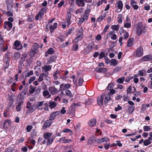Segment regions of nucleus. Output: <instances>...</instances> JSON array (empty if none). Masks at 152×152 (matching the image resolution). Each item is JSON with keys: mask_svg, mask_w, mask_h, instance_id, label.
<instances>
[{"mask_svg": "<svg viewBox=\"0 0 152 152\" xmlns=\"http://www.w3.org/2000/svg\"><path fill=\"white\" fill-rule=\"evenodd\" d=\"M24 94H23V92H21L18 94V95L17 97V99H20L21 101H22V100H23L24 99Z\"/></svg>", "mask_w": 152, "mask_h": 152, "instance_id": "obj_22", "label": "nucleus"}, {"mask_svg": "<svg viewBox=\"0 0 152 152\" xmlns=\"http://www.w3.org/2000/svg\"><path fill=\"white\" fill-rule=\"evenodd\" d=\"M76 4L79 7H83L85 6V3L84 0H76Z\"/></svg>", "mask_w": 152, "mask_h": 152, "instance_id": "obj_12", "label": "nucleus"}, {"mask_svg": "<svg viewBox=\"0 0 152 152\" xmlns=\"http://www.w3.org/2000/svg\"><path fill=\"white\" fill-rule=\"evenodd\" d=\"M66 112V111L65 109V108L64 107H62L61 109V110L60 112V113H62V114H65Z\"/></svg>", "mask_w": 152, "mask_h": 152, "instance_id": "obj_56", "label": "nucleus"}, {"mask_svg": "<svg viewBox=\"0 0 152 152\" xmlns=\"http://www.w3.org/2000/svg\"><path fill=\"white\" fill-rule=\"evenodd\" d=\"M56 57L55 56H51L50 58V62H53L56 60Z\"/></svg>", "mask_w": 152, "mask_h": 152, "instance_id": "obj_62", "label": "nucleus"}, {"mask_svg": "<svg viewBox=\"0 0 152 152\" xmlns=\"http://www.w3.org/2000/svg\"><path fill=\"white\" fill-rule=\"evenodd\" d=\"M146 106L145 104H143L142 106V109L141 110V112H144L146 109Z\"/></svg>", "mask_w": 152, "mask_h": 152, "instance_id": "obj_57", "label": "nucleus"}, {"mask_svg": "<svg viewBox=\"0 0 152 152\" xmlns=\"http://www.w3.org/2000/svg\"><path fill=\"white\" fill-rule=\"evenodd\" d=\"M72 14L70 11L68 12L67 14V26L71 24V22L70 21V19L71 18Z\"/></svg>", "mask_w": 152, "mask_h": 152, "instance_id": "obj_14", "label": "nucleus"}, {"mask_svg": "<svg viewBox=\"0 0 152 152\" xmlns=\"http://www.w3.org/2000/svg\"><path fill=\"white\" fill-rule=\"evenodd\" d=\"M122 15L120 14L118 15V22L119 23H121L122 22Z\"/></svg>", "mask_w": 152, "mask_h": 152, "instance_id": "obj_54", "label": "nucleus"}, {"mask_svg": "<svg viewBox=\"0 0 152 152\" xmlns=\"http://www.w3.org/2000/svg\"><path fill=\"white\" fill-rule=\"evenodd\" d=\"M53 139L52 138L50 139L47 140V145H49L51 144L53 142Z\"/></svg>", "mask_w": 152, "mask_h": 152, "instance_id": "obj_45", "label": "nucleus"}, {"mask_svg": "<svg viewBox=\"0 0 152 152\" xmlns=\"http://www.w3.org/2000/svg\"><path fill=\"white\" fill-rule=\"evenodd\" d=\"M9 54H10L9 53L6 54L4 58V61L8 64L10 63V58L8 57V55Z\"/></svg>", "mask_w": 152, "mask_h": 152, "instance_id": "obj_28", "label": "nucleus"}, {"mask_svg": "<svg viewBox=\"0 0 152 152\" xmlns=\"http://www.w3.org/2000/svg\"><path fill=\"white\" fill-rule=\"evenodd\" d=\"M12 24L9 21H5L4 23V28L7 29L8 31H10L12 28Z\"/></svg>", "mask_w": 152, "mask_h": 152, "instance_id": "obj_6", "label": "nucleus"}, {"mask_svg": "<svg viewBox=\"0 0 152 152\" xmlns=\"http://www.w3.org/2000/svg\"><path fill=\"white\" fill-rule=\"evenodd\" d=\"M119 26L118 25H113L111 26V28L113 30L118 31L119 29Z\"/></svg>", "mask_w": 152, "mask_h": 152, "instance_id": "obj_34", "label": "nucleus"}, {"mask_svg": "<svg viewBox=\"0 0 152 152\" xmlns=\"http://www.w3.org/2000/svg\"><path fill=\"white\" fill-rule=\"evenodd\" d=\"M96 120L95 118L91 119L88 122V125L90 127H93L96 125Z\"/></svg>", "mask_w": 152, "mask_h": 152, "instance_id": "obj_15", "label": "nucleus"}, {"mask_svg": "<svg viewBox=\"0 0 152 152\" xmlns=\"http://www.w3.org/2000/svg\"><path fill=\"white\" fill-rule=\"evenodd\" d=\"M105 54L104 52H101L99 55V59H102L103 57H105Z\"/></svg>", "mask_w": 152, "mask_h": 152, "instance_id": "obj_50", "label": "nucleus"}, {"mask_svg": "<svg viewBox=\"0 0 152 152\" xmlns=\"http://www.w3.org/2000/svg\"><path fill=\"white\" fill-rule=\"evenodd\" d=\"M10 11H7V16L8 17H12L13 15V13Z\"/></svg>", "mask_w": 152, "mask_h": 152, "instance_id": "obj_63", "label": "nucleus"}, {"mask_svg": "<svg viewBox=\"0 0 152 152\" xmlns=\"http://www.w3.org/2000/svg\"><path fill=\"white\" fill-rule=\"evenodd\" d=\"M104 59L105 60V62L106 64H108L111 62V61L107 57L105 56Z\"/></svg>", "mask_w": 152, "mask_h": 152, "instance_id": "obj_60", "label": "nucleus"}, {"mask_svg": "<svg viewBox=\"0 0 152 152\" xmlns=\"http://www.w3.org/2000/svg\"><path fill=\"white\" fill-rule=\"evenodd\" d=\"M121 70V67H116L113 70V72L114 73L117 72H119Z\"/></svg>", "mask_w": 152, "mask_h": 152, "instance_id": "obj_48", "label": "nucleus"}, {"mask_svg": "<svg viewBox=\"0 0 152 152\" xmlns=\"http://www.w3.org/2000/svg\"><path fill=\"white\" fill-rule=\"evenodd\" d=\"M57 23H54V25L53 26H51L50 27V33H51L53 30L56 29L57 27Z\"/></svg>", "mask_w": 152, "mask_h": 152, "instance_id": "obj_31", "label": "nucleus"}, {"mask_svg": "<svg viewBox=\"0 0 152 152\" xmlns=\"http://www.w3.org/2000/svg\"><path fill=\"white\" fill-rule=\"evenodd\" d=\"M32 129V127L31 126H27L26 129L28 132H29L31 131Z\"/></svg>", "mask_w": 152, "mask_h": 152, "instance_id": "obj_55", "label": "nucleus"}, {"mask_svg": "<svg viewBox=\"0 0 152 152\" xmlns=\"http://www.w3.org/2000/svg\"><path fill=\"white\" fill-rule=\"evenodd\" d=\"M78 45L77 44H75L73 46L72 49L74 51H76L78 48Z\"/></svg>", "mask_w": 152, "mask_h": 152, "instance_id": "obj_52", "label": "nucleus"}, {"mask_svg": "<svg viewBox=\"0 0 152 152\" xmlns=\"http://www.w3.org/2000/svg\"><path fill=\"white\" fill-rule=\"evenodd\" d=\"M53 123V121H51L49 119L47 120L45 123V124L42 127L43 129H45L49 127Z\"/></svg>", "mask_w": 152, "mask_h": 152, "instance_id": "obj_9", "label": "nucleus"}, {"mask_svg": "<svg viewBox=\"0 0 152 152\" xmlns=\"http://www.w3.org/2000/svg\"><path fill=\"white\" fill-rule=\"evenodd\" d=\"M23 103V102L21 101L18 104L16 107V110L17 111L19 112L20 110L21 107Z\"/></svg>", "mask_w": 152, "mask_h": 152, "instance_id": "obj_30", "label": "nucleus"}, {"mask_svg": "<svg viewBox=\"0 0 152 152\" xmlns=\"http://www.w3.org/2000/svg\"><path fill=\"white\" fill-rule=\"evenodd\" d=\"M43 16V13H42L41 12H39L36 16L35 20H37L42 18Z\"/></svg>", "mask_w": 152, "mask_h": 152, "instance_id": "obj_27", "label": "nucleus"}, {"mask_svg": "<svg viewBox=\"0 0 152 152\" xmlns=\"http://www.w3.org/2000/svg\"><path fill=\"white\" fill-rule=\"evenodd\" d=\"M116 6H117L119 9H120V11H121L122 10L123 6V4L122 2L121 1H118L116 4Z\"/></svg>", "mask_w": 152, "mask_h": 152, "instance_id": "obj_19", "label": "nucleus"}, {"mask_svg": "<svg viewBox=\"0 0 152 152\" xmlns=\"http://www.w3.org/2000/svg\"><path fill=\"white\" fill-rule=\"evenodd\" d=\"M103 95V94L98 98L97 100V103L99 105H102L103 104V97L102 96Z\"/></svg>", "mask_w": 152, "mask_h": 152, "instance_id": "obj_18", "label": "nucleus"}, {"mask_svg": "<svg viewBox=\"0 0 152 152\" xmlns=\"http://www.w3.org/2000/svg\"><path fill=\"white\" fill-rule=\"evenodd\" d=\"M143 49L141 47H139L136 52V55L137 57H140L143 55Z\"/></svg>", "mask_w": 152, "mask_h": 152, "instance_id": "obj_4", "label": "nucleus"}, {"mask_svg": "<svg viewBox=\"0 0 152 152\" xmlns=\"http://www.w3.org/2000/svg\"><path fill=\"white\" fill-rule=\"evenodd\" d=\"M105 15H103L100 16L97 19V21L99 22L102 20L105 17Z\"/></svg>", "mask_w": 152, "mask_h": 152, "instance_id": "obj_49", "label": "nucleus"}, {"mask_svg": "<svg viewBox=\"0 0 152 152\" xmlns=\"http://www.w3.org/2000/svg\"><path fill=\"white\" fill-rule=\"evenodd\" d=\"M133 39L132 38H130L128 41L127 46L128 47H131L132 45Z\"/></svg>", "mask_w": 152, "mask_h": 152, "instance_id": "obj_35", "label": "nucleus"}, {"mask_svg": "<svg viewBox=\"0 0 152 152\" xmlns=\"http://www.w3.org/2000/svg\"><path fill=\"white\" fill-rule=\"evenodd\" d=\"M64 85L63 84H61L60 85L59 91H62L65 90V88L64 87Z\"/></svg>", "mask_w": 152, "mask_h": 152, "instance_id": "obj_64", "label": "nucleus"}, {"mask_svg": "<svg viewBox=\"0 0 152 152\" xmlns=\"http://www.w3.org/2000/svg\"><path fill=\"white\" fill-rule=\"evenodd\" d=\"M59 114L60 112L58 111L53 112L50 115L49 119L51 121H52L55 119V117L57 115H59Z\"/></svg>", "mask_w": 152, "mask_h": 152, "instance_id": "obj_7", "label": "nucleus"}, {"mask_svg": "<svg viewBox=\"0 0 152 152\" xmlns=\"http://www.w3.org/2000/svg\"><path fill=\"white\" fill-rule=\"evenodd\" d=\"M12 123L10 120L7 119L4 121L3 124V126L5 128H7L8 126L11 125Z\"/></svg>", "mask_w": 152, "mask_h": 152, "instance_id": "obj_16", "label": "nucleus"}, {"mask_svg": "<svg viewBox=\"0 0 152 152\" xmlns=\"http://www.w3.org/2000/svg\"><path fill=\"white\" fill-rule=\"evenodd\" d=\"M95 70L98 72L101 73L106 72L107 69L106 68H96L95 69Z\"/></svg>", "mask_w": 152, "mask_h": 152, "instance_id": "obj_23", "label": "nucleus"}, {"mask_svg": "<svg viewBox=\"0 0 152 152\" xmlns=\"http://www.w3.org/2000/svg\"><path fill=\"white\" fill-rule=\"evenodd\" d=\"M30 88L29 90V92L30 94H32L34 93L36 88L35 87L31 86H30Z\"/></svg>", "mask_w": 152, "mask_h": 152, "instance_id": "obj_38", "label": "nucleus"}, {"mask_svg": "<svg viewBox=\"0 0 152 152\" xmlns=\"http://www.w3.org/2000/svg\"><path fill=\"white\" fill-rule=\"evenodd\" d=\"M27 104L26 107L28 109L29 111L31 112L34 111L36 108L35 104L33 105H31V104L30 102H28Z\"/></svg>", "mask_w": 152, "mask_h": 152, "instance_id": "obj_2", "label": "nucleus"}, {"mask_svg": "<svg viewBox=\"0 0 152 152\" xmlns=\"http://www.w3.org/2000/svg\"><path fill=\"white\" fill-rule=\"evenodd\" d=\"M59 71H56L55 73H53V76L54 77V79L55 80H57L58 79V76L57 75L59 74Z\"/></svg>", "mask_w": 152, "mask_h": 152, "instance_id": "obj_41", "label": "nucleus"}, {"mask_svg": "<svg viewBox=\"0 0 152 152\" xmlns=\"http://www.w3.org/2000/svg\"><path fill=\"white\" fill-rule=\"evenodd\" d=\"M64 37L60 36L57 38V40L58 42L61 43L64 41Z\"/></svg>", "mask_w": 152, "mask_h": 152, "instance_id": "obj_37", "label": "nucleus"}, {"mask_svg": "<svg viewBox=\"0 0 152 152\" xmlns=\"http://www.w3.org/2000/svg\"><path fill=\"white\" fill-rule=\"evenodd\" d=\"M54 53V50L52 48H50L46 53L45 56L47 57L48 56V54L51 55L53 54Z\"/></svg>", "mask_w": 152, "mask_h": 152, "instance_id": "obj_26", "label": "nucleus"}, {"mask_svg": "<svg viewBox=\"0 0 152 152\" xmlns=\"http://www.w3.org/2000/svg\"><path fill=\"white\" fill-rule=\"evenodd\" d=\"M88 16L87 15L85 14H84L83 17H82L81 18L80 20L79 23H82L84 20H86Z\"/></svg>", "mask_w": 152, "mask_h": 152, "instance_id": "obj_29", "label": "nucleus"}, {"mask_svg": "<svg viewBox=\"0 0 152 152\" xmlns=\"http://www.w3.org/2000/svg\"><path fill=\"white\" fill-rule=\"evenodd\" d=\"M131 22H125L124 24V26L126 28H129L131 26Z\"/></svg>", "mask_w": 152, "mask_h": 152, "instance_id": "obj_47", "label": "nucleus"}, {"mask_svg": "<svg viewBox=\"0 0 152 152\" xmlns=\"http://www.w3.org/2000/svg\"><path fill=\"white\" fill-rule=\"evenodd\" d=\"M152 59V56L150 55H148L144 56L142 58V60L144 61H147Z\"/></svg>", "mask_w": 152, "mask_h": 152, "instance_id": "obj_17", "label": "nucleus"}, {"mask_svg": "<svg viewBox=\"0 0 152 152\" xmlns=\"http://www.w3.org/2000/svg\"><path fill=\"white\" fill-rule=\"evenodd\" d=\"M83 37L81 36L78 35L73 40V42H74L75 43H77L79 41L81 40L83 38Z\"/></svg>", "mask_w": 152, "mask_h": 152, "instance_id": "obj_24", "label": "nucleus"}, {"mask_svg": "<svg viewBox=\"0 0 152 152\" xmlns=\"http://www.w3.org/2000/svg\"><path fill=\"white\" fill-rule=\"evenodd\" d=\"M125 79V78L124 77H122L118 79L117 80V82L118 83H123Z\"/></svg>", "mask_w": 152, "mask_h": 152, "instance_id": "obj_39", "label": "nucleus"}, {"mask_svg": "<svg viewBox=\"0 0 152 152\" xmlns=\"http://www.w3.org/2000/svg\"><path fill=\"white\" fill-rule=\"evenodd\" d=\"M134 107L133 106H129L128 108L129 113L131 114L134 111Z\"/></svg>", "mask_w": 152, "mask_h": 152, "instance_id": "obj_43", "label": "nucleus"}, {"mask_svg": "<svg viewBox=\"0 0 152 152\" xmlns=\"http://www.w3.org/2000/svg\"><path fill=\"white\" fill-rule=\"evenodd\" d=\"M6 2L7 4V11H11L13 6L12 2H10L9 0H7Z\"/></svg>", "mask_w": 152, "mask_h": 152, "instance_id": "obj_10", "label": "nucleus"}, {"mask_svg": "<svg viewBox=\"0 0 152 152\" xmlns=\"http://www.w3.org/2000/svg\"><path fill=\"white\" fill-rule=\"evenodd\" d=\"M48 90L51 94L55 95L57 94V90L54 87L51 86L49 87Z\"/></svg>", "mask_w": 152, "mask_h": 152, "instance_id": "obj_5", "label": "nucleus"}, {"mask_svg": "<svg viewBox=\"0 0 152 152\" xmlns=\"http://www.w3.org/2000/svg\"><path fill=\"white\" fill-rule=\"evenodd\" d=\"M142 25L141 23H138L137 27V35L140 36L142 31Z\"/></svg>", "mask_w": 152, "mask_h": 152, "instance_id": "obj_3", "label": "nucleus"}, {"mask_svg": "<svg viewBox=\"0 0 152 152\" xmlns=\"http://www.w3.org/2000/svg\"><path fill=\"white\" fill-rule=\"evenodd\" d=\"M45 75V74L44 73L41 74L39 76L38 81L39 82L42 81L43 80V77Z\"/></svg>", "mask_w": 152, "mask_h": 152, "instance_id": "obj_36", "label": "nucleus"}, {"mask_svg": "<svg viewBox=\"0 0 152 152\" xmlns=\"http://www.w3.org/2000/svg\"><path fill=\"white\" fill-rule=\"evenodd\" d=\"M83 30L82 28L79 29L78 32V35L81 36H83Z\"/></svg>", "mask_w": 152, "mask_h": 152, "instance_id": "obj_44", "label": "nucleus"}, {"mask_svg": "<svg viewBox=\"0 0 152 152\" xmlns=\"http://www.w3.org/2000/svg\"><path fill=\"white\" fill-rule=\"evenodd\" d=\"M94 42H91L89 43L88 46L84 49V51L85 54H88L92 50Z\"/></svg>", "mask_w": 152, "mask_h": 152, "instance_id": "obj_1", "label": "nucleus"}, {"mask_svg": "<svg viewBox=\"0 0 152 152\" xmlns=\"http://www.w3.org/2000/svg\"><path fill=\"white\" fill-rule=\"evenodd\" d=\"M44 103V101L38 102L35 103L36 108H39L40 107L42 106Z\"/></svg>", "mask_w": 152, "mask_h": 152, "instance_id": "obj_32", "label": "nucleus"}, {"mask_svg": "<svg viewBox=\"0 0 152 152\" xmlns=\"http://www.w3.org/2000/svg\"><path fill=\"white\" fill-rule=\"evenodd\" d=\"M151 140L148 139L145 140L144 142V145L147 146L150 144L151 143Z\"/></svg>", "mask_w": 152, "mask_h": 152, "instance_id": "obj_40", "label": "nucleus"}, {"mask_svg": "<svg viewBox=\"0 0 152 152\" xmlns=\"http://www.w3.org/2000/svg\"><path fill=\"white\" fill-rule=\"evenodd\" d=\"M49 105L51 108H54L56 106L57 103L54 101H50L49 102Z\"/></svg>", "mask_w": 152, "mask_h": 152, "instance_id": "obj_21", "label": "nucleus"}, {"mask_svg": "<svg viewBox=\"0 0 152 152\" xmlns=\"http://www.w3.org/2000/svg\"><path fill=\"white\" fill-rule=\"evenodd\" d=\"M37 49L36 48L32 49L30 53V56L31 57L33 56L34 55L37 53Z\"/></svg>", "mask_w": 152, "mask_h": 152, "instance_id": "obj_33", "label": "nucleus"}, {"mask_svg": "<svg viewBox=\"0 0 152 152\" xmlns=\"http://www.w3.org/2000/svg\"><path fill=\"white\" fill-rule=\"evenodd\" d=\"M111 63L112 64L115 65L117 64L118 61L115 59H113L111 60Z\"/></svg>", "mask_w": 152, "mask_h": 152, "instance_id": "obj_46", "label": "nucleus"}, {"mask_svg": "<svg viewBox=\"0 0 152 152\" xmlns=\"http://www.w3.org/2000/svg\"><path fill=\"white\" fill-rule=\"evenodd\" d=\"M111 99L110 94L109 93L108 94H107L105 96V100L104 101V103L105 104H106L108 103V102L110 101Z\"/></svg>", "mask_w": 152, "mask_h": 152, "instance_id": "obj_25", "label": "nucleus"}, {"mask_svg": "<svg viewBox=\"0 0 152 152\" xmlns=\"http://www.w3.org/2000/svg\"><path fill=\"white\" fill-rule=\"evenodd\" d=\"M36 78V77L35 76L31 77L29 80V83H31L33 81H34Z\"/></svg>", "mask_w": 152, "mask_h": 152, "instance_id": "obj_61", "label": "nucleus"}, {"mask_svg": "<svg viewBox=\"0 0 152 152\" xmlns=\"http://www.w3.org/2000/svg\"><path fill=\"white\" fill-rule=\"evenodd\" d=\"M14 45L16 47L15 49L18 50L21 49L22 47V45L20 44V42L18 40H16L14 43Z\"/></svg>", "mask_w": 152, "mask_h": 152, "instance_id": "obj_8", "label": "nucleus"}, {"mask_svg": "<svg viewBox=\"0 0 152 152\" xmlns=\"http://www.w3.org/2000/svg\"><path fill=\"white\" fill-rule=\"evenodd\" d=\"M52 135V134L51 133L46 132L44 134L43 137L45 140H47L52 138L51 137Z\"/></svg>", "mask_w": 152, "mask_h": 152, "instance_id": "obj_11", "label": "nucleus"}, {"mask_svg": "<svg viewBox=\"0 0 152 152\" xmlns=\"http://www.w3.org/2000/svg\"><path fill=\"white\" fill-rule=\"evenodd\" d=\"M150 126H145L143 127V129L145 131H148L150 130L151 129V128L150 127Z\"/></svg>", "mask_w": 152, "mask_h": 152, "instance_id": "obj_53", "label": "nucleus"}, {"mask_svg": "<svg viewBox=\"0 0 152 152\" xmlns=\"http://www.w3.org/2000/svg\"><path fill=\"white\" fill-rule=\"evenodd\" d=\"M146 75V73L144 74L142 70H139L138 72V75L140 76H145Z\"/></svg>", "mask_w": 152, "mask_h": 152, "instance_id": "obj_51", "label": "nucleus"}, {"mask_svg": "<svg viewBox=\"0 0 152 152\" xmlns=\"http://www.w3.org/2000/svg\"><path fill=\"white\" fill-rule=\"evenodd\" d=\"M129 37V33L127 32H125L124 34V38L125 39H128Z\"/></svg>", "mask_w": 152, "mask_h": 152, "instance_id": "obj_59", "label": "nucleus"}, {"mask_svg": "<svg viewBox=\"0 0 152 152\" xmlns=\"http://www.w3.org/2000/svg\"><path fill=\"white\" fill-rule=\"evenodd\" d=\"M4 44V39L0 40V47L1 49L3 47V45Z\"/></svg>", "mask_w": 152, "mask_h": 152, "instance_id": "obj_58", "label": "nucleus"}, {"mask_svg": "<svg viewBox=\"0 0 152 152\" xmlns=\"http://www.w3.org/2000/svg\"><path fill=\"white\" fill-rule=\"evenodd\" d=\"M66 94L68 96L70 97H72L73 95L71 92V91L68 90H66L65 91Z\"/></svg>", "mask_w": 152, "mask_h": 152, "instance_id": "obj_42", "label": "nucleus"}, {"mask_svg": "<svg viewBox=\"0 0 152 152\" xmlns=\"http://www.w3.org/2000/svg\"><path fill=\"white\" fill-rule=\"evenodd\" d=\"M51 66L46 65L44 66H42V70H44L45 72H46L51 70Z\"/></svg>", "mask_w": 152, "mask_h": 152, "instance_id": "obj_20", "label": "nucleus"}, {"mask_svg": "<svg viewBox=\"0 0 152 152\" xmlns=\"http://www.w3.org/2000/svg\"><path fill=\"white\" fill-rule=\"evenodd\" d=\"M44 96L47 99L50 98L51 97V94L48 90H44L43 92Z\"/></svg>", "mask_w": 152, "mask_h": 152, "instance_id": "obj_13", "label": "nucleus"}]
</instances>
